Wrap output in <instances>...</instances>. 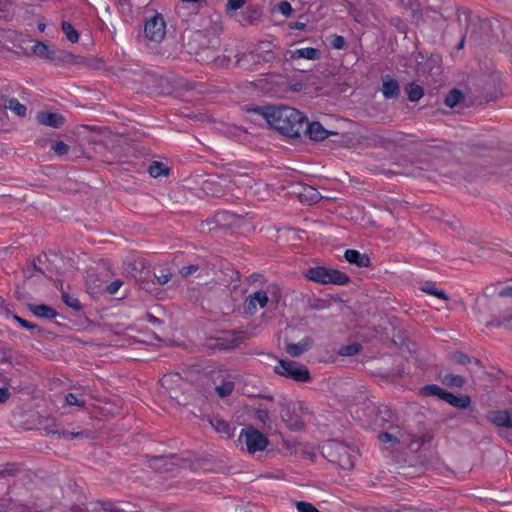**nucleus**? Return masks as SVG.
Instances as JSON below:
<instances>
[{
    "mask_svg": "<svg viewBox=\"0 0 512 512\" xmlns=\"http://www.w3.org/2000/svg\"><path fill=\"white\" fill-rule=\"evenodd\" d=\"M254 112L262 115L268 124L288 137H300L304 130L306 115L289 106L256 107Z\"/></svg>",
    "mask_w": 512,
    "mask_h": 512,
    "instance_id": "obj_1",
    "label": "nucleus"
},
{
    "mask_svg": "<svg viewBox=\"0 0 512 512\" xmlns=\"http://www.w3.org/2000/svg\"><path fill=\"white\" fill-rule=\"evenodd\" d=\"M352 452L348 445L337 440H328L321 447L323 457L344 470L354 467L355 456Z\"/></svg>",
    "mask_w": 512,
    "mask_h": 512,
    "instance_id": "obj_2",
    "label": "nucleus"
},
{
    "mask_svg": "<svg viewBox=\"0 0 512 512\" xmlns=\"http://www.w3.org/2000/svg\"><path fill=\"white\" fill-rule=\"evenodd\" d=\"M303 276L309 281L322 285L344 286L351 282V278L344 272L325 266H314L303 270Z\"/></svg>",
    "mask_w": 512,
    "mask_h": 512,
    "instance_id": "obj_3",
    "label": "nucleus"
},
{
    "mask_svg": "<svg viewBox=\"0 0 512 512\" xmlns=\"http://www.w3.org/2000/svg\"><path fill=\"white\" fill-rule=\"evenodd\" d=\"M274 372L295 382H309L311 380L307 366L294 360L280 359L278 365L274 367Z\"/></svg>",
    "mask_w": 512,
    "mask_h": 512,
    "instance_id": "obj_4",
    "label": "nucleus"
},
{
    "mask_svg": "<svg viewBox=\"0 0 512 512\" xmlns=\"http://www.w3.org/2000/svg\"><path fill=\"white\" fill-rule=\"evenodd\" d=\"M443 148L439 145H430L426 143H420L416 149V169L418 172L413 169L411 172H399V174L418 176L420 171L428 170L430 168V162L427 158L438 157L439 153L442 152Z\"/></svg>",
    "mask_w": 512,
    "mask_h": 512,
    "instance_id": "obj_5",
    "label": "nucleus"
},
{
    "mask_svg": "<svg viewBox=\"0 0 512 512\" xmlns=\"http://www.w3.org/2000/svg\"><path fill=\"white\" fill-rule=\"evenodd\" d=\"M242 439L244 440L247 451L250 454L263 451L269 444L267 437L252 426L242 429L239 441H242Z\"/></svg>",
    "mask_w": 512,
    "mask_h": 512,
    "instance_id": "obj_6",
    "label": "nucleus"
},
{
    "mask_svg": "<svg viewBox=\"0 0 512 512\" xmlns=\"http://www.w3.org/2000/svg\"><path fill=\"white\" fill-rule=\"evenodd\" d=\"M247 339V333L241 330L221 331L211 344V348L219 350H228L237 347Z\"/></svg>",
    "mask_w": 512,
    "mask_h": 512,
    "instance_id": "obj_7",
    "label": "nucleus"
},
{
    "mask_svg": "<svg viewBox=\"0 0 512 512\" xmlns=\"http://www.w3.org/2000/svg\"><path fill=\"white\" fill-rule=\"evenodd\" d=\"M146 38L154 42H161L166 34V23L160 13L147 18L144 25Z\"/></svg>",
    "mask_w": 512,
    "mask_h": 512,
    "instance_id": "obj_8",
    "label": "nucleus"
},
{
    "mask_svg": "<svg viewBox=\"0 0 512 512\" xmlns=\"http://www.w3.org/2000/svg\"><path fill=\"white\" fill-rule=\"evenodd\" d=\"M275 45L270 41L260 42L251 52L253 53L252 61L258 64L272 63L276 60L274 52Z\"/></svg>",
    "mask_w": 512,
    "mask_h": 512,
    "instance_id": "obj_9",
    "label": "nucleus"
},
{
    "mask_svg": "<svg viewBox=\"0 0 512 512\" xmlns=\"http://www.w3.org/2000/svg\"><path fill=\"white\" fill-rule=\"evenodd\" d=\"M337 132L329 131L325 129L322 124L318 121L309 122L306 117L304 130L302 135L308 136L313 141H323L330 135H337Z\"/></svg>",
    "mask_w": 512,
    "mask_h": 512,
    "instance_id": "obj_10",
    "label": "nucleus"
},
{
    "mask_svg": "<svg viewBox=\"0 0 512 512\" xmlns=\"http://www.w3.org/2000/svg\"><path fill=\"white\" fill-rule=\"evenodd\" d=\"M146 461L150 468L159 472H170L176 465L173 460L177 458L176 454L149 456L146 455Z\"/></svg>",
    "mask_w": 512,
    "mask_h": 512,
    "instance_id": "obj_11",
    "label": "nucleus"
},
{
    "mask_svg": "<svg viewBox=\"0 0 512 512\" xmlns=\"http://www.w3.org/2000/svg\"><path fill=\"white\" fill-rule=\"evenodd\" d=\"M268 295L265 291L259 290L249 295L244 302L243 312L246 315H254L257 311V305L264 308L268 303Z\"/></svg>",
    "mask_w": 512,
    "mask_h": 512,
    "instance_id": "obj_12",
    "label": "nucleus"
},
{
    "mask_svg": "<svg viewBox=\"0 0 512 512\" xmlns=\"http://www.w3.org/2000/svg\"><path fill=\"white\" fill-rule=\"evenodd\" d=\"M9 87H2L0 95V106L9 109L19 117H25L27 108L21 104L16 98H9Z\"/></svg>",
    "mask_w": 512,
    "mask_h": 512,
    "instance_id": "obj_13",
    "label": "nucleus"
},
{
    "mask_svg": "<svg viewBox=\"0 0 512 512\" xmlns=\"http://www.w3.org/2000/svg\"><path fill=\"white\" fill-rule=\"evenodd\" d=\"M281 419L285 423L286 427L292 431H301L304 429V421L288 405L283 406L281 409Z\"/></svg>",
    "mask_w": 512,
    "mask_h": 512,
    "instance_id": "obj_14",
    "label": "nucleus"
},
{
    "mask_svg": "<svg viewBox=\"0 0 512 512\" xmlns=\"http://www.w3.org/2000/svg\"><path fill=\"white\" fill-rule=\"evenodd\" d=\"M299 200L307 205H312L321 200L322 196L319 191L307 184H298L297 191Z\"/></svg>",
    "mask_w": 512,
    "mask_h": 512,
    "instance_id": "obj_15",
    "label": "nucleus"
},
{
    "mask_svg": "<svg viewBox=\"0 0 512 512\" xmlns=\"http://www.w3.org/2000/svg\"><path fill=\"white\" fill-rule=\"evenodd\" d=\"M36 120L40 125L52 128H61L65 124V117L63 115L49 111L38 112Z\"/></svg>",
    "mask_w": 512,
    "mask_h": 512,
    "instance_id": "obj_16",
    "label": "nucleus"
},
{
    "mask_svg": "<svg viewBox=\"0 0 512 512\" xmlns=\"http://www.w3.org/2000/svg\"><path fill=\"white\" fill-rule=\"evenodd\" d=\"M487 419L498 427L512 428V411L508 409L489 411Z\"/></svg>",
    "mask_w": 512,
    "mask_h": 512,
    "instance_id": "obj_17",
    "label": "nucleus"
},
{
    "mask_svg": "<svg viewBox=\"0 0 512 512\" xmlns=\"http://www.w3.org/2000/svg\"><path fill=\"white\" fill-rule=\"evenodd\" d=\"M382 94L385 99H396L400 94V86L390 75L382 76Z\"/></svg>",
    "mask_w": 512,
    "mask_h": 512,
    "instance_id": "obj_18",
    "label": "nucleus"
},
{
    "mask_svg": "<svg viewBox=\"0 0 512 512\" xmlns=\"http://www.w3.org/2000/svg\"><path fill=\"white\" fill-rule=\"evenodd\" d=\"M345 260L359 268L369 267L371 260L367 254L360 253L358 250L347 249L344 253Z\"/></svg>",
    "mask_w": 512,
    "mask_h": 512,
    "instance_id": "obj_19",
    "label": "nucleus"
},
{
    "mask_svg": "<svg viewBox=\"0 0 512 512\" xmlns=\"http://www.w3.org/2000/svg\"><path fill=\"white\" fill-rule=\"evenodd\" d=\"M313 344V340L311 337L306 336L298 343H286V352L291 357H299L302 354H304L306 351H308Z\"/></svg>",
    "mask_w": 512,
    "mask_h": 512,
    "instance_id": "obj_20",
    "label": "nucleus"
},
{
    "mask_svg": "<svg viewBox=\"0 0 512 512\" xmlns=\"http://www.w3.org/2000/svg\"><path fill=\"white\" fill-rule=\"evenodd\" d=\"M375 417L371 422L375 427L383 428L385 424L390 423L393 418L392 410L386 405H379L374 407Z\"/></svg>",
    "mask_w": 512,
    "mask_h": 512,
    "instance_id": "obj_21",
    "label": "nucleus"
},
{
    "mask_svg": "<svg viewBox=\"0 0 512 512\" xmlns=\"http://www.w3.org/2000/svg\"><path fill=\"white\" fill-rule=\"evenodd\" d=\"M27 308L30 312L39 318L51 320L58 316V312L54 308L45 304L38 305L29 303Z\"/></svg>",
    "mask_w": 512,
    "mask_h": 512,
    "instance_id": "obj_22",
    "label": "nucleus"
},
{
    "mask_svg": "<svg viewBox=\"0 0 512 512\" xmlns=\"http://www.w3.org/2000/svg\"><path fill=\"white\" fill-rule=\"evenodd\" d=\"M322 56L321 50L313 47L296 49L291 52L292 59L319 60Z\"/></svg>",
    "mask_w": 512,
    "mask_h": 512,
    "instance_id": "obj_23",
    "label": "nucleus"
},
{
    "mask_svg": "<svg viewBox=\"0 0 512 512\" xmlns=\"http://www.w3.org/2000/svg\"><path fill=\"white\" fill-rule=\"evenodd\" d=\"M209 422L216 432L220 433L226 438L232 437L234 428H232L229 423L222 418L213 416L210 418Z\"/></svg>",
    "mask_w": 512,
    "mask_h": 512,
    "instance_id": "obj_24",
    "label": "nucleus"
},
{
    "mask_svg": "<svg viewBox=\"0 0 512 512\" xmlns=\"http://www.w3.org/2000/svg\"><path fill=\"white\" fill-rule=\"evenodd\" d=\"M451 406L459 409H466L471 404V398L468 395L456 396L451 392L446 393L444 400Z\"/></svg>",
    "mask_w": 512,
    "mask_h": 512,
    "instance_id": "obj_25",
    "label": "nucleus"
},
{
    "mask_svg": "<svg viewBox=\"0 0 512 512\" xmlns=\"http://www.w3.org/2000/svg\"><path fill=\"white\" fill-rule=\"evenodd\" d=\"M51 61L55 63L78 64L80 63L79 57L66 50H55L54 56H51Z\"/></svg>",
    "mask_w": 512,
    "mask_h": 512,
    "instance_id": "obj_26",
    "label": "nucleus"
},
{
    "mask_svg": "<svg viewBox=\"0 0 512 512\" xmlns=\"http://www.w3.org/2000/svg\"><path fill=\"white\" fill-rule=\"evenodd\" d=\"M446 393L447 391L436 384L425 385L419 390V394L423 397L436 396L441 400H444Z\"/></svg>",
    "mask_w": 512,
    "mask_h": 512,
    "instance_id": "obj_27",
    "label": "nucleus"
},
{
    "mask_svg": "<svg viewBox=\"0 0 512 512\" xmlns=\"http://www.w3.org/2000/svg\"><path fill=\"white\" fill-rule=\"evenodd\" d=\"M512 321V311L505 310L502 315L494 316L491 320L486 322V327L500 328L506 326Z\"/></svg>",
    "mask_w": 512,
    "mask_h": 512,
    "instance_id": "obj_28",
    "label": "nucleus"
},
{
    "mask_svg": "<svg viewBox=\"0 0 512 512\" xmlns=\"http://www.w3.org/2000/svg\"><path fill=\"white\" fill-rule=\"evenodd\" d=\"M153 276L159 285H165L171 280L172 273L166 265H159L154 268Z\"/></svg>",
    "mask_w": 512,
    "mask_h": 512,
    "instance_id": "obj_29",
    "label": "nucleus"
},
{
    "mask_svg": "<svg viewBox=\"0 0 512 512\" xmlns=\"http://www.w3.org/2000/svg\"><path fill=\"white\" fill-rule=\"evenodd\" d=\"M371 140L375 145L386 149L393 147V144L396 143V140L391 137V133H374L371 136Z\"/></svg>",
    "mask_w": 512,
    "mask_h": 512,
    "instance_id": "obj_30",
    "label": "nucleus"
},
{
    "mask_svg": "<svg viewBox=\"0 0 512 512\" xmlns=\"http://www.w3.org/2000/svg\"><path fill=\"white\" fill-rule=\"evenodd\" d=\"M262 16L261 8L258 5H251L243 14V20L250 25L257 24Z\"/></svg>",
    "mask_w": 512,
    "mask_h": 512,
    "instance_id": "obj_31",
    "label": "nucleus"
},
{
    "mask_svg": "<svg viewBox=\"0 0 512 512\" xmlns=\"http://www.w3.org/2000/svg\"><path fill=\"white\" fill-rule=\"evenodd\" d=\"M405 92L407 93L408 100L411 102L419 101L424 95L423 88L414 82L408 83L405 86Z\"/></svg>",
    "mask_w": 512,
    "mask_h": 512,
    "instance_id": "obj_32",
    "label": "nucleus"
},
{
    "mask_svg": "<svg viewBox=\"0 0 512 512\" xmlns=\"http://www.w3.org/2000/svg\"><path fill=\"white\" fill-rule=\"evenodd\" d=\"M170 172L169 167L166 164L158 161H153L148 167V173L153 178L160 176H168Z\"/></svg>",
    "mask_w": 512,
    "mask_h": 512,
    "instance_id": "obj_33",
    "label": "nucleus"
},
{
    "mask_svg": "<svg viewBox=\"0 0 512 512\" xmlns=\"http://www.w3.org/2000/svg\"><path fill=\"white\" fill-rule=\"evenodd\" d=\"M420 290L443 300L449 299V296L443 290L436 288L435 283L432 281L424 282Z\"/></svg>",
    "mask_w": 512,
    "mask_h": 512,
    "instance_id": "obj_34",
    "label": "nucleus"
},
{
    "mask_svg": "<svg viewBox=\"0 0 512 512\" xmlns=\"http://www.w3.org/2000/svg\"><path fill=\"white\" fill-rule=\"evenodd\" d=\"M32 51L35 55L45 58L51 61V56H54V49H51L48 45L43 42H37L33 45Z\"/></svg>",
    "mask_w": 512,
    "mask_h": 512,
    "instance_id": "obj_35",
    "label": "nucleus"
},
{
    "mask_svg": "<svg viewBox=\"0 0 512 512\" xmlns=\"http://www.w3.org/2000/svg\"><path fill=\"white\" fill-rule=\"evenodd\" d=\"M463 99H464V95H463L462 91L454 88V89L450 90L449 93L446 95L444 103L449 108H454Z\"/></svg>",
    "mask_w": 512,
    "mask_h": 512,
    "instance_id": "obj_36",
    "label": "nucleus"
},
{
    "mask_svg": "<svg viewBox=\"0 0 512 512\" xmlns=\"http://www.w3.org/2000/svg\"><path fill=\"white\" fill-rule=\"evenodd\" d=\"M442 383L448 387L461 388L465 384V378L461 375H455L452 373L445 374L442 379Z\"/></svg>",
    "mask_w": 512,
    "mask_h": 512,
    "instance_id": "obj_37",
    "label": "nucleus"
},
{
    "mask_svg": "<svg viewBox=\"0 0 512 512\" xmlns=\"http://www.w3.org/2000/svg\"><path fill=\"white\" fill-rule=\"evenodd\" d=\"M253 53L251 51L236 55V65L243 69H249L252 65H257V62L252 61Z\"/></svg>",
    "mask_w": 512,
    "mask_h": 512,
    "instance_id": "obj_38",
    "label": "nucleus"
},
{
    "mask_svg": "<svg viewBox=\"0 0 512 512\" xmlns=\"http://www.w3.org/2000/svg\"><path fill=\"white\" fill-rule=\"evenodd\" d=\"M61 28L63 33L66 35L67 39L72 43H77L79 40V33L73 27V25L68 21H63L61 24Z\"/></svg>",
    "mask_w": 512,
    "mask_h": 512,
    "instance_id": "obj_39",
    "label": "nucleus"
},
{
    "mask_svg": "<svg viewBox=\"0 0 512 512\" xmlns=\"http://www.w3.org/2000/svg\"><path fill=\"white\" fill-rule=\"evenodd\" d=\"M361 349V344L355 342L349 345L342 346L339 349L338 354L340 356H355L361 351Z\"/></svg>",
    "mask_w": 512,
    "mask_h": 512,
    "instance_id": "obj_40",
    "label": "nucleus"
},
{
    "mask_svg": "<svg viewBox=\"0 0 512 512\" xmlns=\"http://www.w3.org/2000/svg\"><path fill=\"white\" fill-rule=\"evenodd\" d=\"M404 8L412 12V18L416 21L422 19L420 4L417 0H408L407 3L404 4Z\"/></svg>",
    "mask_w": 512,
    "mask_h": 512,
    "instance_id": "obj_41",
    "label": "nucleus"
},
{
    "mask_svg": "<svg viewBox=\"0 0 512 512\" xmlns=\"http://www.w3.org/2000/svg\"><path fill=\"white\" fill-rule=\"evenodd\" d=\"M234 389V382L233 381H224L220 385H216L215 390L217 394L221 397H227L229 396Z\"/></svg>",
    "mask_w": 512,
    "mask_h": 512,
    "instance_id": "obj_42",
    "label": "nucleus"
},
{
    "mask_svg": "<svg viewBox=\"0 0 512 512\" xmlns=\"http://www.w3.org/2000/svg\"><path fill=\"white\" fill-rule=\"evenodd\" d=\"M13 319L17 321L23 328H26L33 333H42L43 329L35 323L29 322L18 315H13Z\"/></svg>",
    "mask_w": 512,
    "mask_h": 512,
    "instance_id": "obj_43",
    "label": "nucleus"
},
{
    "mask_svg": "<svg viewBox=\"0 0 512 512\" xmlns=\"http://www.w3.org/2000/svg\"><path fill=\"white\" fill-rule=\"evenodd\" d=\"M388 22L391 26L395 27L399 33H401V34L407 33L408 26H407L406 22L403 19H401L400 17H398V16L390 17Z\"/></svg>",
    "mask_w": 512,
    "mask_h": 512,
    "instance_id": "obj_44",
    "label": "nucleus"
},
{
    "mask_svg": "<svg viewBox=\"0 0 512 512\" xmlns=\"http://www.w3.org/2000/svg\"><path fill=\"white\" fill-rule=\"evenodd\" d=\"M65 402L69 406L84 407L85 405V400L82 398V395H78L75 393H68L65 396Z\"/></svg>",
    "mask_w": 512,
    "mask_h": 512,
    "instance_id": "obj_45",
    "label": "nucleus"
},
{
    "mask_svg": "<svg viewBox=\"0 0 512 512\" xmlns=\"http://www.w3.org/2000/svg\"><path fill=\"white\" fill-rule=\"evenodd\" d=\"M19 473V468L15 463H7L3 469L0 470V477L16 476Z\"/></svg>",
    "mask_w": 512,
    "mask_h": 512,
    "instance_id": "obj_46",
    "label": "nucleus"
},
{
    "mask_svg": "<svg viewBox=\"0 0 512 512\" xmlns=\"http://www.w3.org/2000/svg\"><path fill=\"white\" fill-rule=\"evenodd\" d=\"M69 149H70L69 145H67L66 143H64L61 140L55 141L51 145V150H53L55 152V154H57L58 156L67 155L69 152Z\"/></svg>",
    "mask_w": 512,
    "mask_h": 512,
    "instance_id": "obj_47",
    "label": "nucleus"
},
{
    "mask_svg": "<svg viewBox=\"0 0 512 512\" xmlns=\"http://www.w3.org/2000/svg\"><path fill=\"white\" fill-rule=\"evenodd\" d=\"M62 299H63V302L67 306L71 307L72 309H74L76 311H79L82 308L81 303L78 300V298L73 297V296L69 295L68 293H63Z\"/></svg>",
    "mask_w": 512,
    "mask_h": 512,
    "instance_id": "obj_48",
    "label": "nucleus"
},
{
    "mask_svg": "<svg viewBox=\"0 0 512 512\" xmlns=\"http://www.w3.org/2000/svg\"><path fill=\"white\" fill-rule=\"evenodd\" d=\"M309 306L312 310L320 311L330 307V301L327 299L314 298L310 301Z\"/></svg>",
    "mask_w": 512,
    "mask_h": 512,
    "instance_id": "obj_49",
    "label": "nucleus"
},
{
    "mask_svg": "<svg viewBox=\"0 0 512 512\" xmlns=\"http://www.w3.org/2000/svg\"><path fill=\"white\" fill-rule=\"evenodd\" d=\"M391 137L396 140L394 146H399L401 148H405L408 146L409 141L407 140V135L403 132L391 133Z\"/></svg>",
    "mask_w": 512,
    "mask_h": 512,
    "instance_id": "obj_50",
    "label": "nucleus"
},
{
    "mask_svg": "<svg viewBox=\"0 0 512 512\" xmlns=\"http://www.w3.org/2000/svg\"><path fill=\"white\" fill-rule=\"evenodd\" d=\"M330 45L334 49H339V50L344 49L346 46V40L343 36L334 34V35H331V37H330Z\"/></svg>",
    "mask_w": 512,
    "mask_h": 512,
    "instance_id": "obj_51",
    "label": "nucleus"
},
{
    "mask_svg": "<svg viewBox=\"0 0 512 512\" xmlns=\"http://www.w3.org/2000/svg\"><path fill=\"white\" fill-rule=\"evenodd\" d=\"M502 283L500 281L498 282H495V283H491L487 286H485L482 290V294L486 297H492L494 295L497 294V292L499 291L498 287L501 285Z\"/></svg>",
    "mask_w": 512,
    "mask_h": 512,
    "instance_id": "obj_52",
    "label": "nucleus"
},
{
    "mask_svg": "<svg viewBox=\"0 0 512 512\" xmlns=\"http://www.w3.org/2000/svg\"><path fill=\"white\" fill-rule=\"evenodd\" d=\"M378 440L381 443H392V444H398L399 439L394 434L388 433V432H381L378 435Z\"/></svg>",
    "mask_w": 512,
    "mask_h": 512,
    "instance_id": "obj_53",
    "label": "nucleus"
},
{
    "mask_svg": "<svg viewBox=\"0 0 512 512\" xmlns=\"http://www.w3.org/2000/svg\"><path fill=\"white\" fill-rule=\"evenodd\" d=\"M452 358L456 363H458L460 365H467V364L471 363V358L467 354H465L461 351L454 352L452 355Z\"/></svg>",
    "mask_w": 512,
    "mask_h": 512,
    "instance_id": "obj_54",
    "label": "nucleus"
},
{
    "mask_svg": "<svg viewBox=\"0 0 512 512\" xmlns=\"http://www.w3.org/2000/svg\"><path fill=\"white\" fill-rule=\"evenodd\" d=\"M199 269H200V266L197 264L183 266L180 269V274L183 278H187L191 275H194Z\"/></svg>",
    "mask_w": 512,
    "mask_h": 512,
    "instance_id": "obj_55",
    "label": "nucleus"
},
{
    "mask_svg": "<svg viewBox=\"0 0 512 512\" xmlns=\"http://www.w3.org/2000/svg\"><path fill=\"white\" fill-rule=\"evenodd\" d=\"M247 0H227L226 10L227 11H236L242 8Z\"/></svg>",
    "mask_w": 512,
    "mask_h": 512,
    "instance_id": "obj_56",
    "label": "nucleus"
},
{
    "mask_svg": "<svg viewBox=\"0 0 512 512\" xmlns=\"http://www.w3.org/2000/svg\"><path fill=\"white\" fill-rule=\"evenodd\" d=\"M214 53V51L211 48H202L198 53L197 56L200 57L201 60L207 61L210 59V54ZM218 58H216L214 55L211 56V61H217Z\"/></svg>",
    "mask_w": 512,
    "mask_h": 512,
    "instance_id": "obj_57",
    "label": "nucleus"
},
{
    "mask_svg": "<svg viewBox=\"0 0 512 512\" xmlns=\"http://www.w3.org/2000/svg\"><path fill=\"white\" fill-rule=\"evenodd\" d=\"M278 10L286 17L290 16L293 12V8L288 1H281L278 4Z\"/></svg>",
    "mask_w": 512,
    "mask_h": 512,
    "instance_id": "obj_58",
    "label": "nucleus"
},
{
    "mask_svg": "<svg viewBox=\"0 0 512 512\" xmlns=\"http://www.w3.org/2000/svg\"><path fill=\"white\" fill-rule=\"evenodd\" d=\"M256 418L262 422L264 425L270 420L269 413L267 409H257L255 411Z\"/></svg>",
    "mask_w": 512,
    "mask_h": 512,
    "instance_id": "obj_59",
    "label": "nucleus"
},
{
    "mask_svg": "<svg viewBox=\"0 0 512 512\" xmlns=\"http://www.w3.org/2000/svg\"><path fill=\"white\" fill-rule=\"evenodd\" d=\"M122 284H123V281H121L120 279H116V280L112 281L109 285H107L106 291L109 294H115L118 292V290L122 286Z\"/></svg>",
    "mask_w": 512,
    "mask_h": 512,
    "instance_id": "obj_60",
    "label": "nucleus"
},
{
    "mask_svg": "<svg viewBox=\"0 0 512 512\" xmlns=\"http://www.w3.org/2000/svg\"><path fill=\"white\" fill-rule=\"evenodd\" d=\"M99 506L106 512H113L116 502L111 500H103L98 502Z\"/></svg>",
    "mask_w": 512,
    "mask_h": 512,
    "instance_id": "obj_61",
    "label": "nucleus"
},
{
    "mask_svg": "<svg viewBox=\"0 0 512 512\" xmlns=\"http://www.w3.org/2000/svg\"><path fill=\"white\" fill-rule=\"evenodd\" d=\"M11 499L1 498L0 499V512H6L11 508Z\"/></svg>",
    "mask_w": 512,
    "mask_h": 512,
    "instance_id": "obj_62",
    "label": "nucleus"
},
{
    "mask_svg": "<svg viewBox=\"0 0 512 512\" xmlns=\"http://www.w3.org/2000/svg\"><path fill=\"white\" fill-rule=\"evenodd\" d=\"M497 295H499L500 297H512V285L502 287L497 292Z\"/></svg>",
    "mask_w": 512,
    "mask_h": 512,
    "instance_id": "obj_63",
    "label": "nucleus"
},
{
    "mask_svg": "<svg viewBox=\"0 0 512 512\" xmlns=\"http://www.w3.org/2000/svg\"><path fill=\"white\" fill-rule=\"evenodd\" d=\"M10 395L8 388L0 387V404L5 403L9 399Z\"/></svg>",
    "mask_w": 512,
    "mask_h": 512,
    "instance_id": "obj_64",
    "label": "nucleus"
}]
</instances>
